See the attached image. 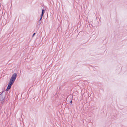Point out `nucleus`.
Wrapping results in <instances>:
<instances>
[{"mask_svg": "<svg viewBox=\"0 0 127 127\" xmlns=\"http://www.w3.org/2000/svg\"><path fill=\"white\" fill-rule=\"evenodd\" d=\"M5 99V96L4 95L1 94H0V100L2 102L4 101Z\"/></svg>", "mask_w": 127, "mask_h": 127, "instance_id": "f257e3e1", "label": "nucleus"}, {"mask_svg": "<svg viewBox=\"0 0 127 127\" xmlns=\"http://www.w3.org/2000/svg\"><path fill=\"white\" fill-rule=\"evenodd\" d=\"M12 85L11 84H11L8 83L7 88L6 89V91H8L9 90V89H10Z\"/></svg>", "mask_w": 127, "mask_h": 127, "instance_id": "f03ea898", "label": "nucleus"}, {"mask_svg": "<svg viewBox=\"0 0 127 127\" xmlns=\"http://www.w3.org/2000/svg\"><path fill=\"white\" fill-rule=\"evenodd\" d=\"M17 74L16 73H14L12 75L11 77L16 80L17 77Z\"/></svg>", "mask_w": 127, "mask_h": 127, "instance_id": "7ed1b4c3", "label": "nucleus"}, {"mask_svg": "<svg viewBox=\"0 0 127 127\" xmlns=\"http://www.w3.org/2000/svg\"><path fill=\"white\" fill-rule=\"evenodd\" d=\"M15 81L13 80L10 79L9 81V82L8 83L11 84V85H12L14 82Z\"/></svg>", "mask_w": 127, "mask_h": 127, "instance_id": "20e7f679", "label": "nucleus"}, {"mask_svg": "<svg viewBox=\"0 0 127 127\" xmlns=\"http://www.w3.org/2000/svg\"><path fill=\"white\" fill-rule=\"evenodd\" d=\"M42 9V13L41 14H43L44 15V13H45V10H44L43 9Z\"/></svg>", "mask_w": 127, "mask_h": 127, "instance_id": "39448f33", "label": "nucleus"}, {"mask_svg": "<svg viewBox=\"0 0 127 127\" xmlns=\"http://www.w3.org/2000/svg\"><path fill=\"white\" fill-rule=\"evenodd\" d=\"M44 15L41 14L40 16V20H41Z\"/></svg>", "mask_w": 127, "mask_h": 127, "instance_id": "423d86ee", "label": "nucleus"}, {"mask_svg": "<svg viewBox=\"0 0 127 127\" xmlns=\"http://www.w3.org/2000/svg\"><path fill=\"white\" fill-rule=\"evenodd\" d=\"M41 22H40V21H38V25H40L41 23Z\"/></svg>", "mask_w": 127, "mask_h": 127, "instance_id": "0eeeda50", "label": "nucleus"}, {"mask_svg": "<svg viewBox=\"0 0 127 127\" xmlns=\"http://www.w3.org/2000/svg\"><path fill=\"white\" fill-rule=\"evenodd\" d=\"M10 79H11V80H14L15 81V79H14V78H12L11 77V78H10Z\"/></svg>", "mask_w": 127, "mask_h": 127, "instance_id": "6e6552de", "label": "nucleus"}, {"mask_svg": "<svg viewBox=\"0 0 127 127\" xmlns=\"http://www.w3.org/2000/svg\"><path fill=\"white\" fill-rule=\"evenodd\" d=\"M35 34H36L35 33H34L33 35L32 36L33 37L34 35H35Z\"/></svg>", "mask_w": 127, "mask_h": 127, "instance_id": "1a4fd4ad", "label": "nucleus"}, {"mask_svg": "<svg viewBox=\"0 0 127 127\" xmlns=\"http://www.w3.org/2000/svg\"><path fill=\"white\" fill-rule=\"evenodd\" d=\"M70 103H71V104L72 103V100H71L70 101Z\"/></svg>", "mask_w": 127, "mask_h": 127, "instance_id": "9d476101", "label": "nucleus"}, {"mask_svg": "<svg viewBox=\"0 0 127 127\" xmlns=\"http://www.w3.org/2000/svg\"><path fill=\"white\" fill-rule=\"evenodd\" d=\"M41 20H40V19L38 21H40V22H41Z\"/></svg>", "mask_w": 127, "mask_h": 127, "instance_id": "9b49d317", "label": "nucleus"}, {"mask_svg": "<svg viewBox=\"0 0 127 127\" xmlns=\"http://www.w3.org/2000/svg\"><path fill=\"white\" fill-rule=\"evenodd\" d=\"M3 91H2V92H1V94H2L3 93Z\"/></svg>", "mask_w": 127, "mask_h": 127, "instance_id": "f8f14e48", "label": "nucleus"}]
</instances>
